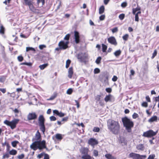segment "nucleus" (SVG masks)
Returning <instances> with one entry per match:
<instances>
[{
    "instance_id": "bb28decb",
    "label": "nucleus",
    "mask_w": 159,
    "mask_h": 159,
    "mask_svg": "<svg viewBox=\"0 0 159 159\" xmlns=\"http://www.w3.org/2000/svg\"><path fill=\"white\" fill-rule=\"evenodd\" d=\"M9 153L11 155H16L17 153V151L15 149H12L9 151Z\"/></svg>"
},
{
    "instance_id": "ea45409f",
    "label": "nucleus",
    "mask_w": 159,
    "mask_h": 159,
    "mask_svg": "<svg viewBox=\"0 0 159 159\" xmlns=\"http://www.w3.org/2000/svg\"><path fill=\"white\" fill-rule=\"evenodd\" d=\"M101 59L102 58L101 57H98L96 60L95 62L97 64H99L100 63Z\"/></svg>"
},
{
    "instance_id": "c9c22d12",
    "label": "nucleus",
    "mask_w": 159,
    "mask_h": 159,
    "mask_svg": "<svg viewBox=\"0 0 159 159\" xmlns=\"http://www.w3.org/2000/svg\"><path fill=\"white\" fill-rule=\"evenodd\" d=\"M129 37V35L128 34H126L123 36L122 38L124 40L127 41L128 40Z\"/></svg>"
},
{
    "instance_id": "c03bdc74",
    "label": "nucleus",
    "mask_w": 159,
    "mask_h": 159,
    "mask_svg": "<svg viewBox=\"0 0 159 159\" xmlns=\"http://www.w3.org/2000/svg\"><path fill=\"white\" fill-rule=\"evenodd\" d=\"M73 92V90L71 88L69 89L66 91L67 94L70 95L72 94Z\"/></svg>"
},
{
    "instance_id": "3c124183",
    "label": "nucleus",
    "mask_w": 159,
    "mask_h": 159,
    "mask_svg": "<svg viewBox=\"0 0 159 159\" xmlns=\"http://www.w3.org/2000/svg\"><path fill=\"white\" fill-rule=\"evenodd\" d=\"M111 31L113 33L117 32L118 31V27H115L111 30Z\"/></svg>"
},
{
    "instance_id": "4c0bfd02",
    "label": "nucleus",
    "mask_w": 159,
    "mask_h": 159,
    "mask_svg": "<svg viewBox=\"0 0 159 159\" xmlns=\"http://www.w3.org/2000/svg\"><path fill=\"white\" fill-rule=\"evenodd\" d=\"M21 65H26L29 66H32V63L31 62H24L20 64Z\"/></svg>"
},
{
    "instance_id": "052dcab7",
    "label": "nucleus",
    "mask_w": 159,
    "mask_h": 159,
    "mask_svg": "<svg viewBox=\"0 0 159 159\" xmlns=\"http://www.w3.org/2000/svg\"><path fill=\"white\" fill-rule=\"evenodd\" d=\"M105 17V16L104 15H102L99 17V19L100 20H104Z\"/></svg>"
},
{
    "instance_id": "de8ad7c7",
    "label": "nucleus",
    "mask_w": 159,
    "mask_h": 159,
    "mask_svg": "<svg viewBox=\"0 0 159 159\" xmlns=\"http://www.w3.org/2000/svg\"><path fill=\"white\" fill-rule=\"evenodd\" d=\"M100 129L99 127H94L93 129V131L94 132H98L99 131Z\"/></svg>"
},
{
    "instance_id": "39448f33",
    "label": "nucleus",
    "mask_w": 159,
    "mask_h": 159,
    "mask_svg": "<svg viewBox=\"0 0 159 159\" xmlns=\"http://www.w3.org/2000/svg\"><path fill=\"white\" fill-rule=\"evenodd\" d=\"M39 125L40 127V130L44 134L46 130V128L44 125L45 119L43 115L39 116L38 119Z\"/></svg>"
},
{
    "instance_id": "72a5a7b5",
    "label": "nucleus",
    "mask_w": 159,
    "mask_h": 159,
    "mask_svg": "<svg viewBox=\"0 0 159 159\" xmlns=\"http://www.w3.org/2000/svg\"><path fill=\"white\" fill-rule=\"evenodd\" d=\"M33 51L34 52L35 51V49L32 47H27L26 48V52H28L30 51Z\"/></svg>"
},
{
    "instance_id": "5fc2aeb1",
    "label": "nucleus",
    "mask_w": 159,
    "mask_h": 159,
    "mask_svg": "<svg viewBox=\"0 0 159 159\" xmlns=\"http://www.w3.org/2000/svg\"><path fill=\"white\" fill-rule=\"evenodd\" d=\"M138 117L139 115L136 113H134L132 115V117L133 119H136Z\"/></svg>"
},
{
    "instance_id": "9b49d317",
    "label": "nucleus",
    "mask_w": 159,
    "mask_h": 159,
    "mask_svg": "<svg viewBox=\"0 0 159 159\" xmlns=\"http://www.w3.org/2000/svg\"><path fill=\"white\" fill-rule=\"evenodd\" d=\"M25 5L28 6L31 11H33L34 8L32 2L30 0H24Z\"/></svg>"
},
{
    "instance_id": "bf43d9fd",
    "label": "nucleus",
    "mask_w": 159,
    "mask_h": 159,
    "mask_svg": "<svg viewBox=\"0 0 159 159\" xmlns=\"http://www.w3.org/2000/svg\"><path fill=\"white\" fill-rule=\"evenodd\" d=\"M50 119L52 121H55L56 120V117L53 116H52L50 117Z\"/></svg>"
},
{
    "instance_id": "f3484780",
    "label": "nucleus",
    "mask_w": 159,
    "mask_h": 159,
    "mask_svg": "<svg viewBox=\"0 0 159 159\" xmlns=\"http://www.w3.org/2000/svg\"><path fill=\"white\" fill-rule=\"evenodd\" d=\"M35 140L36 141L41 140V136L40 133L38 130L35 135Z\"/></svg>"
},
{
    "instance_id": "cd10ccee",
    "label": "nucleus",
    "mask_w": 159,
    "mask_h": 159,
    "mask_svg": "<svg viewBox=\"0 0 159 159\" xmlns=\"http://www.w3.org/2000/svg\"><path fill=\"white\" fill-rule=\"evenodd\" d=\"M5 32V28L2 25L0 27V34H4Z\"/></svg>"
},
{
    "instance_id": "4468645a",
    "label": "nucleus",
    "mask_w": 159,
    "mask_h": 159,
    "mask_svg": "<svg viewBox=\"0 0 159 159\" xmlns=\"http://www.w3.org/2000/svg\"><path fill=\"white\" fill-rule=\"evenodd\" d=\"M88 143L92 146L97 145L98 143V142L95 139L91 138L88 141Z\"/></svg>"
},
{
    "instance_id": "58836bf2",
    "label": "nucleus",
    "mask_w": 159,
    "mask_h": 159,
    "mask_svg": "<svg viewBox=\"0 0 159 159\" xmlns=\"http://www.w3.org/2000/svg\"><path fill=\"white\" fill-rule=\"evenodd\" d=\"M88 149L84 148L82 150V153L83 154H87L88 153Z\"/></svg>"
},
{
    "instance_id": "4be33fe9",
    "label": "nucleus",
    "mask_w": 159,
    "mask_h": 159,
    "mask_svg": "<svg viewBox=\"0 0 159 159\" xmlns=\"http://www.w3.org/2000/svg\"><path fill=\"white\" fill-rule=\"evenodd\" d=\"M82 158L83 159H94L93 157H91L88 154L83 155L82 157Z\"/></svg>"
},
{
    "instance_id": "c756f323",
    "label": "nucleus",
    "mask_w": 159,
    "mask_h": 159,
    "mask_svg": "<svg viewBox=\"0 0 159 159\" xmlns=\"http://www.w3.org/2000/svg\"><path fill=\"white\" fill-rule=\"evenodd\" d=\"M133 10V14L134 15H135L136 13V11H140V7H137L136 8H133L132 9Z\"/></svg>"
},
{
    "instance_id": "79ce46f5",
    "label": "nucleus",
    "mask_w": 159,
    "mask_h": 159,
    "mask_svg": "<svg viewBox=\"0 0 159 159\" xmlns=\"http://www.w3.org/2000/svg\"><path fill=\"white\" fill-rule=\"evenodd\" d=\"M17 59L19 61L21 62L24 60V58L22 55H20L17 57Z\"/></svg>"
},
{
    "instance_id": "774afa93",
    "label": "nucleus",
    "mask_w": 159,
    "mask_h": 159,
    "mask_svg": "<svg viewBox=\"0 0 159 159\" xmlns=\"http://www.w3.org/2000/svg\"><path fill=\"white\" fill-rule=\"evenodd\" d=\"M127 5V3L126 2H123L121 4V6L123 7H126Z\"/></svg>"
},
{
    "instance_id": "a211bd4d",
    "label": "nucleus",
    "mask_w": 159,
    "mask_h": 159,
    "mask_svg": "<svg viewBox=\"0 0 159 159\" xmlns=\"http://www.w3.org/2000/svg\"><path fill=\"white\" fill-rule=\"evenodd\" d=\"M68 77L69 78H71L73 74V68L72 67H70L69 68L68 70Z\"/></svg>"
},
{
    "instance_id": "6e6552de",
    "label": "nucleus",
    "mask_w": 159,
    "mask_h": 159,
    "mask_svg": "<svg viewBox=\"0 0 159 159\" xmlns=\"http://www.w3.org/2000/svg\"><path fill=\"white\" fill-rule=\"evenodd\" d=\"M129 157L133 159H145L146 157L145 155H140L139 154L133 152L129 154Z\"/></svg>"
},
{
    "instance_id": "f257e3e1",
    "label": "nucleus",
    "mask_w": 159,
    "mask_h": 159,
    "mask_svg": "<svg viewBox=\"0 0 159 159\" xmlns=\"http://www.w3.org/2000/svg\"><path fill=\"white\" fill-rule=\"evenodd\" d=\"M107 127L109 131L113 134L118 135L120 133L121 127L118 121L108 120L107 121Z\"/></svg>"
},
{
    "instance_id": "f8f14e48",
    "label": "nucleus",
    "mask_w": 159,
    "mask_h": 159,
    "mask_svg": "<svg viewBox=\"0 0 159 159\" xmlns=\"http://www.w3.org/2000/svg\"><path fill=\"white\" fill-rule=\"evenodd\" d=\"M107 41L110 43L114 46H116L117 44L115 38L114 36H111L107 39Z\"/></svg>"
},
{
    "instance_id": "37998d69",
    "label": "nucleus",
    "mask_w": 159,
    "mask_h": 159,
    "mask_svg": "<svg viewBox=\"0 0 159 159\" xmlns=\"http://www.w3.org/2000/svg\"><path fill=\"white\" fill-rule=\"evenodd\" d=\"M157 51L156 49L154 50L153 53L152 54V55L151 57L152 59H153L154 58V57L157 55Z\"/></svg>"
},
{
    "instance_id": "7ed1b4c3",
    "label": "nucleus",
    "mask_w": 159,
    "mask_h": 159,
    "mask_svg": "<svg viewBox=\"0 0 159 159\" xmlns=\"http://www.w3.org/2000/svg\"><path fill=\"white\" fill-rule=\"evenodd\" d=\"M30 148L34 151L39 149L42 150L46 148V142L45 140L35 141L33 142L30 146Z\"/></svg>"
},
{
    "instance_id": "ddd939ff",
    "label": "nucleus",
    "mask_w": 159,
    "mask_h": 159,
    "mask_svg": "<svg viewBox=\"0 0 159 159\" xmlns=\"http://www.w3.org/2000/svg\"><path fill=\"white\" fill-rule=\"evenodd\" d=\"M37 116L35 112L29 113L27 116V119L28 120H35L37 118Z\"/></svg>"
},
{
    "instance_id": "f704fd0d",
    "label": "nucleus",
    "mask_w": 159,
    "mask_h": 159,
    "mask_svg": "<svg viewBox=\"0 0 159 159\" xmlns=\"http://www.w3.org/2000/svg\"><path fill=\"white\" fill-rule=\"evenodd\" d=\"M19 143V142L17 141H15L11 142L12 146L14 147H16L17 144Z\"/></svg>"
},
{
    "instance_id": "393cba45",
    "label": "nucleus",
    "mask_w": 159,
    "mask_h": 159,
    "mask_svg": "<svg viewBox=\"0 0 159 159\" xmlns=\"http://www.w3.org/2000/svg\"><path fill=\"white\" fill-rule=\"evenodd\" d=\"M105 11L104 7L102 5L101 6L99 9V13L100 14H101L103 13Z\"/></svg>"
},
{
    "instance_id": "69168bd1",
    "label": "nucleus",
    "mask_w": 159,
    "mask_h": 159,
    "mask_svg": "<svg viewBox=\"0 0 159 159\" xmlns=\"http://www.w3.org/2000/svg\"><path fill=\"white\" fill-rule=\"evenodd\" d=\"M142 106L145 107H147L148 106V104L146 102H143L142 103Z\"/></svg>"
},
{
    "instance_id": "a878e982",
    "label": "nucleus",
    "mask_w": 159,
    "mask_h": 159,
    "mask_svg": "<svg viewBox=\"0 0 159 159\" xmlns=\"http://www.w3.org/2000/svg\"><path fill=\"white\" fill-rule=\"evenodd\" d=\"M55 138L56 139L59 140H61L63 139L61 134H56L55 135Z\"/></svg>"
},
{
    "instance_id": "e433bc0d",
    "label": "nucleus",
    "mask_w": 159,
    "mask_h": 159,
    "mask_svg": "<svg viewBox=\"0 0 159 159\" xmlns=\"http://www.w3.org/2000/svg\"><path fill=\"white\" fill-rule=\"evenodd\" d=\"M0 54L2 55H4L5 54V48L4 47L1 48L0 50Z\"/></svg>"
},
{
    "instance_id": "0e129e2a",
    "label": "nucleus",
    "mask_w": 159,
    "mask_h": 159,
    "mask_svg": "<svg viewBox=\"0 0 159 159\" xmlns=\"http://www.w3.org/2000/svg\"><path fill=\"white\" fill-rule=\"evenodd\" d=\"M130 76H131L134 75L135 73L133 69H131L130 70Z\"/></svg>"
},
{
    "instance_id": "864d4df0",
    "label": "nucleus",
    "mask_w": 159,
    "mask_h": 159,
    "mask_svg": "<svg viewBox=\"0 0 159 159\" xmlns=\"http://www.w3.org/2000/svg\"><path fill=\"white\" fill-rule=\"evenodd\" d=\"M93 155L95 157H97L98 155V152L97 150H94L93 152Z\"/></svg>"
},
{
    "instance_id": "412c9836",
    "label": "nucleus",
    "mask_w": 159,
    "mask_h": 159,
    "mask_svg": "<svg viewBox=\"0 0 159 159\" xmlns=\"http://www.w3.org/2000/svg\"><path fill=\"white\" fill-rule=\"evenodd\" d=\"M105 157L107 159H116L115 157L112 156L109 153L106 154L105 155Z\"/></svg>"
},
{
    "instance_id": "0eeeda50",
    "label": "nucleus",
    "mask_w": 159,
    "mask_h": 159,
    "mask_svg": "<svg viewBox=\"0 0 159 159\" xmlns=\"http://www.w3.org/2000/svg\"><path fill=\"white\" fill-rule=\"evenodd\" d=\"M88 54L86 53L81 52L77 55V57L79 61L81 62H84L88 58Z\"/></svg>"
},
{
    "instance_id": "dca6fc26",
    "label": "nucleus",
    "mask_w": 159,
    "mask_h": 159,
    "mask_svg": "<svg viewBox=\"0 0 159 159\" xmlns=\"http://www.w3.org/2000/svg\"><path fill=\"white\" fill-rule=\"evenodd\" d=\"M112 96L110 94L107 95L104 98V101L106 102H111L112 101Z\"/></svg>"
},
{
    "instance_id": "338daca9",
    "label": "nucleus",
    "mask_w": 159,
    "mask_h": 159,
    "mask_svg": "<svg viewBox=\"0 0 159 159\" xmlns=\"http://www.w3.org/2000/svg\"><path fill=\"white\" fill-rule=\"evenodd\" d=\"M0 91H1L3 93H5L6 92V88H0Z\"/></svg>"
},
{
    "instance_id": "473e14b6",
    "label": "nucleus",
    "mask_w": 159,
    "mask_h": 159,
    "mask_svg": "<svg viewBox=\"0 0 159 159\" xmlns=\"http://www.w3.org/2000/svg\"><path fill=\"white\" fill-rule=\"evenodd\" d=\"M71 63V61L69 59H68L66 62V67L68 68L69 66L70 65Z\"/></svg>"
},
{
    "instance_id": "2f4dec72",
    "label": "nucleus",
    "mask_w": 159,
    "mask_h": 159,
    "mask_svg": "<svg viewBox=\"0 0 159 159\" xmlns=\"http://www.w3.org/2000/svg\"><path fill=\"white\" fill-rule=\"evenodd\" d=\"M70 34H67L64 38V39L66 40V41H69Z\"/></svg>"
},
{
    "instance_id": "a18cd8bd",
    "label": "nucleus",
    "mask_w": 159,
    "mask_h": 159,
    "mask_svg": "<svg viewBox=\"0 0 159 159\" xmlns=\"http://www.w3.org/2000/svg\"><path fill=\"white\" fill-rule=\"evenodd\" d=\"M25 155L24 154H22L17 156V157L18 159H23Z\"/></svg>"
},
{
    "instance_id": "4d7b16f0",
    "label": "nucleus",
    "mask_w": 159,
    "mask_h": 159,
    "mask_svg": "<svg viewBox=\"0 0 159 159\" xmlns=\"http://www.w3.org/2000/svg\"><path fill=\"white\" fill-rule=\"evenodd\" d=\"M13 111L14 112V113L16 114V116H17L16 114H18L19 112V110L16 108L14 109H13Z\"/></svg>"
},
{
    "instance_id": "49530a36",
    "label": "nucleus",
    "mask_w": 159,
    "mask_h": 159,
    "mask_svg": "<svg viewBox=\"0 0 159 159\" xmlns=\"http://www.w3.org/2000/svg\"><path fill=\"white\" fill-rule=\"evenodd\" d=\"M125 15L124 14H121L119 15V18L120 20H122L124 19L125 18Z\"/></svg>"
},
{
    "instance_id": "6e6d98bb",
    "label": "nucleus",
    "mask_w": 159,
    "mask_h": 159,
    "mask_svg": "<svg viewBox=\"0 0 159 159\" xmlns=\"http://www.w3.org/2000/svg\"><path fill=\"white\" fill-rule=\"evenodd\" d=\"M106 91L109 93H111L112 92V89L110 88H107L105 89Z\"/></svg>"
},
{
    "instance_id": "1a4fd4ad",
    "label": "nucleus",
    "mask_w": 159,
    "mask_h": 159,
    "mask_svg": "<svg viewBox=\"0 0 159 159\" xmlns=\"http://www.w3.org/2000/svg\"><path fill=\"white\" fill-rule=\"evenodd\" d=\"M69 41L65 42L63 40L60 41L58 43V45L61 49L65 50L68 48Z\"/></svg>"
},
{
    "instance_id": "680f3d73",
    "label": "nucleus",
    "mask_w": 159,
    "mask_h": 159,
    "mask_svg": "<svg viewBox=\"0 0 159 159\" xmlns=\"http://www.w3.org/2000/svg\"><path fill=\"white\" fill-rule=\"evenodd\" d=\"M65 115V114L61 112H59L58 116L60 117H63Z\"/></svg>"
},
{
    "instance_id": "5701e85b",
    "label": "nucleus",
    "mask_w": 159,
    "mask_h": 159,
    "mask_svg": "<svg viewBox=\"0 0 159 159\" xmlns=\"http://www.w3.org/2000/svg\"><path fill=\"white\" fill-rule=\"evenodd\" d=\"M157 117L156 116H153L148 121L150 122H152L154 121H157Z\"/></svg>"
},
{
    "instance_id": "13d9d810",
    "label": "nucleus",
    "mask_w": 159,
    "mask_h": 159,
    "mask_svg": "<svg viewBox=\"0 0 159 159\" xmlns=\"http://www.w3.org/2000/svg\"><path fill=\"white\" fill-rule=\"evenodd\" d=\"M46 48V46L43 44L39 46V48L40 50H42L43 48Z\"/></svg>"
},
{
    "instance_id": "20e7f679",
    "label": "nucleus",
    "mask_w": 159,
    "mask_h": 159,
    "mask_svg": "<svg viewBox=\"0 0 159 159\" xmlns=\"http://www.w3.org/2000/svg\"><path fill=\"white\" fill-rule=\"evenodd\" d=\"M19 121V119H15L11 121L7 120H5L4 121L3 123L9 126L11 129H14L16 128V125Z\"/></svg>"
},
{
    "instance_id": "2eb2a0df",
    "label": "nucleus",
    "mask_w": 159,
    "mask_h": 159,
    "mask_svg": "<svg viewBox=\"0 0 159 159\" xmlns=\"http://www.w3.org/2000/svg\"><path fill=\"white\" fill-rule=\"evenodd\" d=\"M101 96L100 95H97L95 98V99L97 102H99V104L101 106H103L104 105V102L101 100Z\"/></svg>"
},
{
    "instance_id": "aec40b11",
    "label": "nucleus",
    "mask_w": 159,
    "mask_h": 159,
    "mask_svg": "<svg viewBox=\"0 0 159 159\" xmlns=\"http://www.w3.org/2000/svg\"><path fill=\"white\" fill-rule=\"evenodd\" d=\"M136 148L138 150L143 151L144 149V147L143 144L140 143L137 146Z\"/></svg>"
},
{
    "instance_id": "b1692460",
    "label": "nucleus",
    "mask_w": 159,
    "mask_h": 159,
    "mask_svg": "<svg viewBox=\"0 0 159 159\" xmlns=\"http://www.w3.org/2000/svg\"><path fill=\"white\" fill-rule=\"evenodd\" d=\"M49 65L48 63L44 64L43 65H40L39 66V68L41 70H43L45 68H46Z\"/></svg>"
},
{
    "instance_id": "8fccbe9b",
    "label": "nucleus",
    "mask_w": 159,
    "mask_h": 159,
    "mask_svg": "<svg viewBox=\"0 0 159 159\" xmlns=\"http://www.w3.org/2000/svg\"><path fill=\"white\" fill-rule=\"evenodd\" d=\"M155 157L154 154H151L149 156L147 159H154Z\"/></svg>"
},
{
    "instance_id": "603ef678",
    "label": "nucleus",
    "mask_w": 159,
    "mask_h": 159,
    "mask_svg": "<svg viewBox=\"0 0 159 159\" xmlns=\"http://www.w3.org/2000/svg\"><path fill=\"white\" fill-rule=\"evenodd\" d=\"M6 79L5 77L4 76H2L0 77V82H3L5 81Z\"/></svg>"
},
{
    "instance_id": "a19ab883",
    "label": "nucleus",
    "mask_w": 159,
    "mask_h": 159,
    "mask_svg": "<svg viewBox=\"0 0 159 159\" xmlns=\"http://www.w3.org/2000/svg\"><path fill=\"white\" fill-rule=\"evenodd\" d=\"M41 3L42 5H43L45 3V0H37V3L39 4Z\"/></svg>"
},
{
    "instance_id": "09e8293b",
    "label": "nucleus",
    "mask_w": 159,
    "mask_h": 159,
    "mask_svg": "<svg viewBox=\"0 0 159 159\" xmlns=\"http://www.w3.org/2000/svg\"><path fill=\"white\" fill-rule=\"evenodd\" d=\"M100 72V70L98 68H96L94 69V74H98Z\"/></svg>"
},
{
    "instance_id": "f03ea898",
    "label": "nucleus",
    "mask_w": 159,
    "mask_h": 159,
    "mask_svg": "<svg viewBox=\"0 0 159 159\" xmlns=\"http://www.w3.org/2000/svg\"><path fill=\"white\" fill-rule=\"evenodd\" d=\"M121 121L123 123V126L128 133L132 131V129L134 127V122L127 116H125L121 118Z\"/></svg>"
},
{
    "instance_id": "9d476101",
    "label": "nucleus",
    "mask_w": 159,
    "mask_h": 159,
    "mask_svg": "<svg viewBox=\"0 0 159 159\" xmlns=\"http://www.w3.org/2000/svg\"><path fill=\"white\" fill-rule=\"evenodd\" d=\"M74 39L75 42L76 44L79 43L80 42V34L76 31L74 32Z\"/></svg>"
},
{
    "instance_id": "6ab92c4d",
    "label": "nucleus",
    "mask_w": 159,
    "mask_h": 159,
    "mask_svg": "<svg viewBox=\"0 0 159 159\" xmlns=\"http://www.w3.org/2000/svg\"><path fill=\"white\" fill-rule=\"evenodd\" d=\"M57 93L56 92H55L51 96V97L47 99V100L48 101L49 100H54L55 98L57 96Z\"/></svg>"
},
{
    "instance_id": "423d86ee",
    "label": "nucleus",
    "mask_w": 159,
    "mask_h": 159,
    "mask_svg": "<svg viewBox=\"0 0 159 159\" xmlns=\"http://www.w3.org/2000/svg\"><path fill=\"white\" fill-rule=\"evenodd\" d=\"M157 133V131H154L152 129L149 130L144 132L142 136L144 137L151 138L155 136Z\"/></svg>"
},
{
    "instance_id": "c85d7f7f",
    "label": "nucleus",
    "mask_w": 159,
    "mask_h": 159,
    "mask_svg": "<svg viewBox=\"0 0 159 159\" xmlns=\"http://www.w3.org/2000/svg\"><path fill=\"white\" fill-rule=\"evenodd\" d=\"M102 51L103 52H106V50L107 48V46L104 44H102Z\"/></svg>"
},
{
    "instance_id": "7c9ffc66",
    "label": "nucleus",
    "mask_w": 159,
    "mask_h": 159,
    "mask_svg": "<svg viewBox=\"0 0 159 159\" xmlns=\"http://www.w3.org/2000/svg\"><path fill=\"white\" fill-rule=\"evenodd\" d=\"M121 53V51L120 50L116 51L114 52V55L116 57H117L120 55Z\"/></svg>"
},
{
    "instance_id": "e2e57ef3",
    "label": "nucleus",
    "mask_w": 159,
    "mask_h": 159,
    "mask_svg": "<svg viewBox=\"0 0 159 159\" xmlns=\"http://www.w3.org/2000/svg\"><path fill=\"white\" fill-rule=\"evenodd\" d=\"M9 157V154L8 153H6L3 155V158H8Z\"/></svg>"
}]
</instances>
